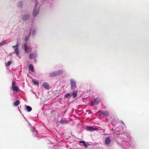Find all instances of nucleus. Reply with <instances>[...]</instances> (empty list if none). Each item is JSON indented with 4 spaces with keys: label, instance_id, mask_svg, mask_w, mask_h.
Here are the masks:
<instances>
[{
    "label": "nucleus",
    "instance_id": "4",
    "mask_svg": "<svg viewBox=\"0 0 149 149\" xmlns=\"http://www.w3.org/2000/svg\"><path fill=\"white\" fill-rule=\"evenodd\" d=\"M19 45L18 43H17L16 45H14L12 46V47L15 49V50L17 56H18L19 54Z\"/></svg>",
    "mask_w": 149,
    "mask_h": 149
},
{
    "label": "nucleus",
    "instance_id": "14",
    "mask_svg": "<svg viewBox=\"0 0 149 149\" xmlns=\"http://www.w3.org/2000/svg\"><path fill=\"white\" fill-rule=\"evenodd\" d=\"M57 76H59L63 74V71L62 70H59L56 71Z\"/></svg>",
    "mask_w": 149,
    "mask_h": 149
},
{
    "label": "nucleus",
    "instance_id": "13",
    "mask_svg": "<svg viewBox=\"0 0 149 149\" xmlns=\"http://www.w3.org/2000/svg\"><path fill=\"white\" fill-rule=\"evenodd\" d=\"M29 68L32 72H33L34 71V67L33 65L32 64H30L29 65Z\"/></svg>",
    "mask_w": 149,
    "mask_h": 149
},
{
    "label": "nucleus",
    "instance_id": "21",
    "mask_svg": "<svg viewBox=\"0 0 149 149\" xmlns=\"http://www.w3.org/2000/svg\"><path fill=\"white\" fill-rule=\"evenodd\" d=\"M6 40H5L2 42H0V46L6 44Z\"/></svg>",
    "mask_w": 149,
    "mask_h": 149
},
{
    "label": "nucleus",
    "instance_id": "6",
    "mask_svg": "<svg viewBox=\"0 0 149 149\" xmlns=\"http://www.w3.org/2000/svg\"><path fill=\"white\" fill-rule=\"evenodd\" d=\"M24 51L26 53H28L29 51H31V48L28 46L27 45L25 44L24 45Z\"/></svg>",
    "mask_w": 149,
    "mask_h": 149
},
{
    "label": "nucleus",
    "instance_id": "15",
    "mask_svg": "<svg viewBox=\"0 0 149 149\" xmlns=\"http://www.w3.org/2000/svg\"><path fill=\"white\" fill-rule=\"evenodd\" d=\"M88 129L89 130H97V128L95 127H87Z\"/></svg>",
    "mask_w": 149,
    "mask_h": 149
},
{
    "label": "nucleus",
    "instance_id": "7",
    "mask_svg": "<svg viewBox=\"0 0 149 149\" xmlns=\"http://www.w3.org/2000/svg\"><path fill=\"white\" fill-rule=\"evenodd\" d=\"M101 114L106 116H109V113L107 111H100Z\"/></svg>",
    "mask_w": 149,
    "mask_h": 149
},
{
    "label": "nucleus",
    "instance_id": "10",
    "mask_svg": "<svg viewBox=\"0 0 149 149\" xmlns=\"http://www.w3.org/2000/svg\"><path fill=\"white\" fill-rule=\"evenodd\" d=\"M49 76L50 77H54L57 76L56 71L51 73L49 75Z\"/></svg>",
    "mask_w": 149,
    "mask_h": 149
},
{
    "label": "nucleus",
    "instance_id": "12",
    "mask_svg": "<svg viewBox=\"0 0 149 149\" xmlns=\"http://www.w3.org/2000/svg\"><path fill=\"white\" fill-rule=\"evenodd\" d=\"M43 86L45 88L47 89H49V85L47 83H44L43 84Z\"/></svg>",
    "mask_w": 149,
    "mask_h": 149
},
{
    "label": "nucleus",
    "instance_id": "27",
    "mask_svg": "<svg viewBox=\"0 0 149 149\" xmlns=\"http://www.w3.org/2000/svg\"><path fill=\"white\" fill-rule=\"evenodd\" d=\"M28 40V39L27 38H25V41H27Z\"/></svg>",
    "mask_w": 149,
    "mask_h": 149
},
{
    "label": "nucleus",
    "instance_id": "23",
    "mask_svg": "<svg viewBox=\"0 0 149 149\" xmlns=\"http://www.w3.org/2000/svg\"><path fill=\"white\" fill-rule=\"evenodd\" d=\"M70 95V93H69L67 94L66 95H65L64 97H68Z\"/></svg>",
    "mask_w": 149,
    "mask_h": 149
},
{
    "label": "nucleus",
    "instance_id": "16",
    "mask_svg": "<svg viewBox=\"0 0 149 149\" xmlns=\"http://www.w3.org/2000/svg\"><path fill=\"white\" fill-rule=\"evenodd\" d=\"M59 123L62 124H66L68 123V121L65 120H61L60 121Z\"/></svg>",
    "mask_w": 149,
    "mask_h": 149
},
{
    "label": "nucleus",
    "instance_id": "2",
    "mask_svg": "<svg viewBox=\"0 0 149 149\" xmlns=\"http://www.w3.org/2000/svg\"><path fill=\"white\" fill-rule=\"evenodd\" d=\"M101 102V100L99 98H96L95 99L93 100L92 101L91 103V106H93L94 105H97L100 103Z\"/></svg>",
    "mask_w": 149,
    "mask_h": 149
},
{
    "label": "nucleus",
    "instance_id": "20",
    "mask_svg": "<svg viewBox=\"0 0 149 149\" xmlns=\"http://www.w3.org/2000/svg\"><path fill=\"white\" fill-rule=\"evenodd\" d=\"M33 83L36 85L39 86V82L38 81H36L34 80H33Z\"/></svg>",
    "mask_w": 149,
    "mask_h": 149
},
{
    "label": "nucleus",
    "instance_id": "11",
    "mask_svg": "<svg viewBox=\"0 0 149 149\" xmlns=\"http://www.w3.org/2000/svg\"><path fill=\"white\" fill-rule=\"evenodd\" d=\"M77 92L78 91L77 90H72V95L73 96V98H74L77 97Z\"/></svg>",
    "mask_w": 149,
    "mask_h": 149
},
{
    "label": "nucleus",
    "instance_id": "5",
    "mask_svg": "<svg viewBox=\"0 0 149 149\" xmlns=\"http://www.w3.org/2000/svg\"><path fill=\"white\" fill-rule=\"evenodd\" d=\"M38 5V3L37 2H36L33 11V15L34 17L36 16L38 13V12L36 10Z\"/></svg>",
    "mask_w": 149,
    "mask_h": 149
},
{
    "label": "nucleus",
    "instance_id": "18",
    "mask_svg": "<svg viewBox=\"0 0 149 149\" xmlns=\"http://www.w3.org/2000/svg\"><path fill=\"white\" fill-rule=\"evenodd\" d=\"M29 17V15H26L24 16H23L22 17L23 19L24 20H26Z\"/></svg>",
    "mask_w": 149,
    "mask_h": 149
},
{
    "label": "nucleus",
    "instance_id": "8",
    "mask_svg": "<svg viewBox=\"0 0 149 149\" xmlns=\"http://www.w3.org/2000/svg\"><path fill=\"white\" fill-rule=\"evenodd\" d=\"M37 57V54L35 53H31L29 54V58L33 59Z\"/></svg>",
    "mask_w": 149,
    "mask_h": 149
},
{
    "label": "nucleus",
    "instance_id": "9",
    "mask_svg": "<svg viewBox=\"0 0 149 149\" xmlns=\"http://www.w3.org/2000/svg\"><path fill=\"white\" fill-rule=\"evenodd\" d=\"M111 140L109 137H107L105 140V143L107 145H109L111 143Z\"/></svg>",
    "mask_w": 149,
    "mask_h": 149
},
{
    "label": "nucleus",
    "instance_id": "17",
    "mask_svg": "<svg viewBox=\"0 0 149 149\" xmlns=\"http://www.w3.org/2000/svg\"><path fill=\"white\" fill-rule=\"evenodd\" d=\"M19 104H20L19 101V100H17L14 103V105L15 106H17Z\"/></svg>",
    "mask_w": 149,
    "mask_h": 149
},
{
    "label": "nucleus",
    "instance_id": "3",
    "mask_svg": "<svg viewBox=\"0 0 149 149\" xmlns=\"http://www.w3.org/2000/svg\"><path fill=\"white\" fill-rule=\"evenodd\" d=\"M70 84L71 85V88L72 89H74L76 87V82L72 79H71L70 80Z\"/></svg>",
    "mask_w": 149,
    "mask_h": 149
},
{
    "label": "nucleus",
    "instance_id": "1",
    "mask_svg": "<svg viewBox=\"0 0 149 149\" xmlns=\"http://www.w3.org/2000/svg\"><path fill=\"white\" fill-rule=\"evenodd\" d=\"M12 89L14 91L18 92L19 91V87L17 86L15 81H13L11 86Z\"/></svg>",
    "mask_w": 149,
    "mask_h": 149
},
{
    "label": "nucleus",
    "instance_id": "19",
    "mask_svg": "<svg viewBox=\"0 0 149 149\" xmlns=\"http://www.w3.org/2000/svg\"><path fill=\"white\" fill-rule=\"evenodd\" d=\"M26 109L29 112H30L32 110V108L29 106H26Z\"/></svg>",
    "mask_w": 149,
    "mask_h": 149
},
{
    "label": "nucleus",
    "instance_id": "26",
    "mask_svg": "<svg viewBox=\"0 0 149 149\" xmlns=\"http://www.w3.org/2000/svg\"><path fill=\"white\" fill-rule=\"evenodd\" d=\"M83 145L86 148H87L88 146L85 143V144H84Z\"/></svg>",
    "mask_w": 149,
    "mask_h": 149
},
{
    "label": "nucleus",
    "instance_id": "24",
    "mask_svg": "<svg viewBox=\"0 0 149 149\" xmlns=\"http://www.w3.org/2000/svg\"><path fill=\"white\" fill-rule=\"evenodd\" d=\"M79 142L80 143H82L83 144H84L85 143V141H79Z\"/></svg>",
    "mask_w": 149,
    "mask_h": 149
},
{
    "label": "nucleus",
    "instance_id": "25",
    "mask_svg": "<svg viewBox=\"0 0 149 149\" xmlns=\"http://www.w3.org/2000/svg\"><path fill=\"white\" fill-rule=\"evenodd\" d=\"M35 32H36V31L35 30H33V33H32V34L33 35H35Z\"/></svg>",
    "mask_w": 149,
    "mask_h": 149
},
{
    "label": "nucleus",
    "instance_id": "22",
    "mask_svg": "<svg viewBox=\"0 0 149 149\" xmlns=\"http://www.w3.org/2000/svg\"><path fill=\"white\" fill-rule=\"evenodd\" d=\"M11 62L10 61H8L7 63L6 64V66H10V65L11 64Z\"/></svg>",
    "mask_w": 149,
    "mask_h": 149
}]
</instances>
